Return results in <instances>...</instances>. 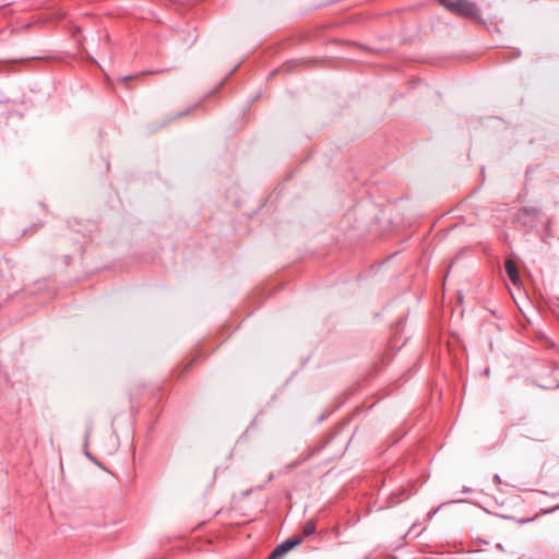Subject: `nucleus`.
I'll use <instances>...</instances> for the list:
<instances>
[{"mask_svg": "<svg viewBox=\"0 0 559 559\" xmlns=\"http://www.w3.org/2000/svg\"><path fill=\"white\" fill-rule=\"evenodd\" d=\"M492 479H493V481L496 484H501V479H500V476L498 474H495Z\"/></svg>", "mask_w": 559, "mask_h": 559, "instance_id": "obj_5", "label": "nucleus"}, {"mask_svg": "<svg viewBox=\"0 0 559 559\" xmlns=\"http://www.w3.org/2000/svg\"><path fill=\"white\" fill-rule=\"evenodd\" d=\"M302 537L292 536L278 546L270 554L267 559H282L293 548L301 544Z\"/></svg>", "mask_w": 559, "mask_h": 559, "instance_id": "obj_2", "label": "nucleus"}, {"mask_svg": "<svg viewBox=\"0 0 559 559\" xmlns=\"http://www.w3.org/2000/svg\"><path fill=\"white\" fill-rule=\"evenodd\" d=\"M506 271H507V274L510 277L511 282L514 285H516L520 282V276H519L518 266H516L515 262H513L512 260H507L506 261Z\"/></svg>", "mask_w": 559, "mask_h": 559, "instance_id": "obj_3", "label": "nucleus"}, {"mask_svg": "<svg viewBox=\"0 0 559 559\" xmlns=\"http://www.w3.org/2000/svg\"><path fill=\"white\" fill-rule=\"evenodd\" d=\"M439 2L450 12H453L463 17L477 19L479 10L477 5L467 0H439Z\"/></svg>", "mask_w": 559, "mask_h": 559, "instance_id": "obj_1", "label": "nucleus"}, {"mask_svg": "<svg viewBox=\"0 0 559 559\" xmlns=\"http://www.w3.org/2000/svg\"><path fill=\"white\" fill-rule=\"evenodd\" d=\"M316 532V523L313 521H307L302 527V539L312 535Z\"/></svg>", "mask_w": 559, "mask_h": 559, "instance_id": "obj_4", "label": "nucleus"}]
</instances>
